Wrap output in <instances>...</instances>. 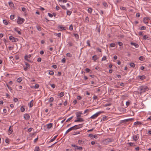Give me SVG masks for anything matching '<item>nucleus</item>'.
<instances>
[{"label": "nucleus", "mask_w": 151, "mask_h": 151, "mask_svg": "<svg viewBox=\"0 0 151 151\" xmlns=\"http://www.w3.org/2000/svg\"><path fill=\"white\" fill-rule=\"evenodd\" d=\"M149 89L148 87L146 86H142L139 87L138 89V92L141 94L142 93L146 91H147Z\"/></svg>", "instance_id": "nucleus-1"}, {"label": "nucleus", "mask_w": 151, "mask_h": 151, "mask_svg": "<svg viewBox=\"0 0 151 151\" xmlns=\"http://www.w3.org/2000/svg\"><path fill=\"white\" fill-rule=\"evenodd\" d=\"M103 113H104V111H100L96 112L92 116H91V117L90 118L92 119H95L100 114H102Z\"/></svg>", "instance_id": "nucleus-2"}, {"label": "nucleus", "mask_w": 151, "mask_h": 151, "mask_svg": "<svg viewBox=\"0 0 151 151\" xmlns=\"http://www.w3.org/2000/svg\"><path fill=\"white\" fill-rule=\"evenodd\" d=\"M79 128V127H78V125H76L68 129L66 132L65 133L67 134L72 130L76 129Z\"/></svg>", "instance_id": "nucleus-3"}, {"label": "nucleus", "mask_w": 151, "mask_h": 151, "mask_svg": "<svg viewBox=\"0 0 151 151\" xmlns=\"http://www.w3.org/2000/svg\"><path fill=\"white\" fill-rule=\"evenodd\" d=\"M9 39L12 42H16L18 41V39L17 38L14 37L12 36L9 37Z\"/></svg>", "instance_id": "nucleus-4"}, {"label": "nucleus", "mask_w": 151, "mask_h": 151, "mask_svg": "<svg viewBox=\"0 0 151 151\" xmlns=\"http://www.w3.org/2000/svg\"><path fill=\"white\" fill-rule=\"evenodd\" d=\"M24 21V19L20 17H18L17 20V23L20 24H22Z\"/></svg>", "instance_id": "nucleus-5"}, {"label": "nucleus", "mask_w": 151, "mask_h": 151, "mask_svg": "<svg viewBox=\"0 0 151 151\" xmlns=\"http://www.w3.org/2000/svg\"><path fill=\"white\" fill-rule=\"evenodd\" d=\"M84 121V120L83 119V118L79 117L77 118L76 120H75L74 121L75 122H83Z\"/></svg>", "instance_id": "nucleus-6"}, {"label": "nucleus", "mask_w": 151, "mask_h": 151, "mask_svg": "<svg viewBox=\"0 0 151 151\" xmlns=\"http://www.w3.org/2000/svg\"><path fill=\"white\" fill-rule=\"evenodd\" d=\"M52 123H49L46 124L45 127H46L47 129H50L52 127Z\"/></svg>", "instance_id": "nucleus-7"}, {"label": "nucleus", "mask_w": 151, "mask_h": 151, "mask_svg": "<svg viewBox=\"0 0 151 151\" xmlns=\"http://www.w3.org/2000/svg\"><path fill=\"white\" fill-rule=\"evenodd\" d=\"M19 29L17 27H15L14 29V30L15 31L17 32L19 35H21V33Z\"/></svg>", "instance_id": "nucleus-8"}, {"label": "nucleus", "mask_w": 151, "mask_h": 151, "mask_svg": "<svg viewBox=\"0 0 151 151\" xmlns=\"http://www.w3.org/2000/svg\"><path fill=\"white\" fill-rule=\"evenodd\" d=\"M13 132V131L12 127L10 126V127L9 128V129L8 131V134L10 135Z\"/></svg>", "instance_id": "nucleus-9"}, {"label": "nucleus", "mask_w": 151, "mask_h": 151, "mask_svg": "<svg viewBox=\"0 0 151 151\" xmlns=\"http://www.w3.org/2000/svg\"><path fill=\"white\" fill-rule=\"evenodd\" d=\"M111 142V139H106L104 141V144H107V143Z\"/></svg>", "instance_id": "nucleus-10"}, {"label": "nucleus", "mask_w": 151, "mask_h": 151, "mask_svg": "<svg viewBox=\"0 0 151 151\" xmlns=\"http://www.w3.org/2000/svg\"><path fill=\"white\" fill-rule=\"evenodd\" d=\"M24 117L26 120H29L30 118V116L28 114H26L24 115Z\"/></svg>", "instance_id": "nucleus-11"}, {"label": "nucleus", "mask_w": 151, "mask_h": 151, "mask_svg": "<svg viewBox=\"0 0 151 151\" xmlns=\"http://www.w3.org/2000/svg\"><path fill=\"white\" fill-rule=\"evenodd\" d=\"M133 139L134 140H135V141L137 140L138 139V138H139L138 134H136L135 135L133 136Z\"/></svg>", "instance_id": "nucleus-12"}, {"label": "nucleus", "mask_w": 151, "mask_h": 151, "mask_svg": "<svg viewBox=\"0 0 151 151\" xmlns=\"http://www.w3.org/2000/svg\"><path fill=\"white\" fill-rule=\"evenodd\" d=\"M143 22L146 24L148 23V18L147 17H145L143 20Z\"/></svg>", "instance_id": "nucleus-13"}, {"label": "nucleus", "mask_w": 151, "mask_h": 151, "mask_svg": "<svg viewBox=\"0 0 151 151\" xmlns=\"http://www.w3.org/2000/svg\"><path fill=\"white\" fill-rule=\"evenodd\" d=\"M31 55L30 54L29 55H26L24 57V58L28 61H29V60L28 59V58H30L31 57Z\"/></svg>", "instance_id": "nucleus-14"}, {"label": "nucleus", "mask_w": 151, "mask_h": 151, "mask_svg": "<svg viewBox=\"0 0 151 151\" xmlns=\"http://www.w3.org/2000/svg\"><path fill=\"white\" fill-rule=\"evenodd\" d=\"M131 44L132 45L134 46L136 48H138L139 46L138 45L134 42H131Z\"/></svg>", "instance_id": "nucleus-15"}, {"label": "nucleus", "mask_w": 151, "mask_h": 151, "mask_svg": "<svg viewBox=\"0 0 151 151\" xmlns=\"http://www.w3.org/2000/svg\"><path fill=\"white\" fill-rule=\"evenodd\" d=\"M82 114V113L81 112H79L78 113H76V117L77 118H79L80 117V116H81V115Z\"/></svg>", "instance_id": "nucleus-16"}, {"label": "nucleus", "mask_w": 151, "mask_h": 151, "mask_svg": "<svg viewBox=\"0 0 151 151\" xmlns=\"http://www.w3.org/2000/svg\"><path fill=\"white\" fill-rule=\"evenodd\" d=\"M101 121H105L107 120V117L106 116H103L101 119Z\"/></svg>", "instance_id": "nucleus-17"}, {"label": "nucleus", "mask_w": 151, "mask_h": 151, "mask_svg": "<svg viewBox=\"0 0 151 151\" xmlns=\"http://www.w3.org/2000/svg\"><path fill=\"white\" fill-rule=\"evenodd\" d=\"M36 28L37 30L39 31H41L42 30V28L38 25L36 26Z\"/></svg>", "instance_id": "nucleus-18"}, {"label": "nucleus", "mask_w": 151, "mask_h": 151, "mask_svg": "<svg viewBox=\"0 0 151 151\" xmlns=\"http://www.w3.org/2000/svg\"><path fill=\"white\" fill-rule=\"evenodd\" d=\"M92 58L93 60L95 61L97 60V55H94L92 56Z\"/></svg>", "instance_id": "nucleus-19"}, {"label": "nucleus", "mask_w": 151, "mask_h": 151, "mask_svg": "<svg viewBox=\"0 0 151 151\" xmlns=\"http://www.w3.org/2000/svg\"><path fill=\"white\" fill-rule=\"evenodd\" d=\"M57 136H55L52 139H51L49 141V142L50 143L54 141L57 138Z\"/></svg>", "instance_id": "nucleus-20"}, {"label": "nucleus", "mask_w": 151, "mask_h": 151, "mask_svg": "<svg viewBox=\"0 0 151 151\" xmlns=\"http://www.w3.org/2000/svg\"><path fill=\"white\" fill-rule=\"evenodd\" d=\"M64 95V93L63 92H61L60 94H58V96L60 97H63Z\"/></svg>", "instance_id": "nucleus-21"}, {"label": "nucleus", "mask_w": 151, "mask_h": 151, "mask_svg": "<svg viewBox=\"0 0 151 151\" xmlns=\"http://www.w3.org/2000/svg\"><path fill=\"white\" fill-rule=\"evenodd\" d=\"M54 35L55 36H57L60 37L61 36V33H54Z\"/></svg>", "instance_id": "nucleus-22"}, {"label": "nucleus", "mask_w": 151, "mask_h": 151, "mask_svg": "<svg viewBox=\"0 0 151 151\" xmlns=\"http://www.w3.org/2000/svg\"><path fill=\"white\" fill-rule=\"evenodd\" d=\"M34 151H40V148L39 147H36L35 148Z\"/></svg>", "instance_id": "nucleus-23"}, {"label": "nucleus", "mask_w": 151, "mask_h": 151, "mask_svg": "<svg viewBox=\"0 0 151 151\" xmlns=\"http://www.w3.org/2000/svg\"><path fill=\"white\" fill-rule=\"evenodd\" d=\"M139 77L141 80H143V79H144L145 78V76L144 75H142V76H139Z\"/></svg>", "instance_id": "nucleus-24"}, {"label": "nucleus", "mask_w": 151, "mask_h": 151, "mask_svg": "<svg viewBox=\"0 0 151 151\" xmlns=\"http://www.w3.org/2000/svg\"><path fill=\"white\" fill-rule=\"evenodd\" d=\"M25 64L27 68H30V65L28 63H26Z\"/></svg>", "instance_id": "nucleus-25"}, {"label": "nucleus", "mask_w": 151, "mask_h": 151, "mask_svg": "<svg viewBox=\"0 0 151 151\" xmlns=\"http://www.w3.org/2000/svg\"><path fill=\"white\" fill-rule=\"evenodd\" d=\"M142 124L141 122H135L134 123V125H139V124Z\"/></svg>", "instance_id": "nucleus-26"}, {"label": "nucleus", "mask_w": 151, "mask_h": 151, "mask_svg": "<svg viewBox=\"0 0 151 151\" xmlns=\"http://www.w3.org/2000/svg\"><path fill=\"white\" fill-rule=\"evenodd\" d=\"M88 12L89 13H91L92 12V9L91 8H89L88 10Z\"/></svg>", "instance_id": "nucleus-27"}, {"label": "nucleus", "mask_w": 151, "mask_h": 151, "mask_svg": "<svg viewBox=\"0 0 151 151\" xmlns=\"http://www.w3.org/2000/svg\"><path fill=\"white\" fill-rule=\"evenodd\" d=\"M83 142L82 140L79 139L78 140V143L79 145H81L83 144Z\"/></svg>", "instance_id": "nucleus-28"}, {"label": "nucleus", "mask_w": 151, "mask_h": 151, "mask_svg": "<svg viewBox=\"0 0 151 151\" xmlns=\"http://www.w3.org/2000/svg\"><path fill=\"white\" fill-rule=\"evenodd\" d=\"M22 80V78H19L17 79V81L18 82H20Z\"/></svg>", "instance_id": "nucleus-29"}, {"label": "nucleus", "mask_w": 151, "mask_h": 151, "mask_svg": "<svg viewBox=\"0 0 151 151\" xmlns=\"http://www.w3.org/2000/svg\"><path fill=\"white\" fill-rule=\"evenodd\" d=\"M146 29V27L144 26H142L140 28V30H145Z\"/></svg>", "instance_id": "nucleus-30"}, {"label": "nucleus", "mask_w": 151, "mask_h": 151, "mask_svg": "<svg viewBox=\"0 0 151 151\" xmlns=\"http://www.w3.org/2000/svg\"><path fill=\"white\" fill-rule=\"evenodd\" d=\"M129 65L131 67L134 68L135 67V65L134 63H130Z\"/></svg>", "instance_id": "nucleus-31"}, {"label": "nucleus", "mask_w": 151, "mask_h": 151, "mask_svg": "<svg viewBox=\"0 0 151 151\" xmlns=\"http://www.w3.org/2000/svg\"><path fill=\"white\" fill-rule=\"evenodd\" d=\"M72 13V12L70 11L67 10V15H70Z\"/></svg>", "instance_id": "nucleus-32"}, {"label": "nucleus", "mask_w": 151, "mask_h": 151, "mask_svg": "<svg viewBox=\"0 0 151 151\" xmlns=\"http://www.w3.org/2000/svg\"><path fill=\"white\" fill-rule=\"evenodd\" d=\"M58 29H62L63 30H65V27H63L61 26H58Z\"/></svg>", "instance_id": "nucleus-33"}, {"label": "nucleus", "mask_w": 151, "mask_h": 151, "mask_svg": "<svg viewBox=\"0 0 151 151\" xmlns=\"http://www.w3.org/2000/svg\"><path fill=\"white\" fill-rule=\"evenodd\" d=\"M129 144L131 146H134L135 145L134 143L129 142Z\"/></svg>", "instance_id": "nucleus-34"}, {"label": "nucleus", "mask_w": 151, "mask_h": 151, "mask_svg": "<svg viewBox=\"0 0 151 151\" xmlns=\"http://www.w3.org/2000/svg\"><path fill=\"white\" fill-rule=\"evenodd\" d=\"M103 4L105 7H108V4L106 2H103Z\"/></svg>", "instance_id": "nucleus-35"}, {"label": "nucleus", "mask_w": 151, "mask_h": 151, "mask_svg": "<svg viewBox=\"0 0 151 151\" xmlns=\"http://www.w3.org/2000/svg\"><path fill=\"white\" fill-rule=\"evenodd\" d=\"M99 135L98 134H95L93 135V138L95 139H97L99 137Z\"/></svg>", "instance_id": "nucleus-36"}, {"label": "nucleus", "mask_w": 151, "mask_h": 151, "mask_svg": "<svg viewBox=\"0 0 151 151\" xmlns=\"http://www.w3.org/2000/svg\"><path fill=\"white\" fill-rule=\"evenodd\" d=\"M144 57L142 56H140L139 58V59L140 60L143 61L144 60Z\"/></svg>", "instance_id": "nucleus-37"}, {"label": "nucleus", "mask_w": 151, "mask_h": 151, "mask_svg": "<svg viewBox=\"0 0 151 151\" xmlns=\"http://www.w3.org/2000/svg\"><path fill=\"white\" fill-rule=\"evenodd\" d=\"M66 55L69 58H71L72 56V55L70 53H67L66 54Z\"/></svg>", "instance_id": "nucleus-38"}, {"label": "nucleus", "mask_w": 151, "mask_h": 151, "mask_svg": "<svg viewBox=\"0 0 151 151\" xmlns=\"http://www.w3.org/2000/svg\"><path fill=\"white\" fill-rule=\"evenodd\" d=\"M49 73L50 75L52 76L54 74V73L52 71H50L49 72Z\"/></svg>", "instance_id": "nucleus-39"}, {"label": "nucleus", "mask_w": 151, "mask_h": 151, "mask_svg": "<svg viewBox=\"0 0 151 151\" xmlns=\"http://www.w3.org/2000/svg\"><path fill=\"white\" fill-rule=\"evenodd\" d=\"M110 46L111 47H114L115 46V44L114 43H111L110 44Z\"/></svg>", "instance_id": "nucleus-40"}, {"label": "nucleus", "mask_w": 151, "mask_h": 151, "mask_svg": "<svg viewBox=\"0 0 151 151\" xmlns=\"http://www.w3.org/2000/svg\"><path fill=\"white\" fill-rule=\"evenodd\" d=\"M5 142L6 143L9 144V139L8 138H6L5 140Z\"/></svg>", "instance_id": "nucleus-41"}, {"label": "nucleus", "mask_w": 151, "mask_h": 151, "mask_svg": "<svg viewBox=\"0 0 151 151\" xmlns=\"http://www.w3.org/2000/svg\"><path fill=\"white\" fill-rule=\"evenodd\" d=\"M3 22L6 25H7L8 24V22L6 20H3Z\"/></svg>", "instance_id": "nucleus-42"}, {"label": "nucleus", "mask_w": 151, "mask_h": 151, "mask_svg": "<svg viewBox=\"0 0 151 151\" xmlns=\"http://www.w3.org/2000/svg\"><path fill=\"white\" fill-rule=\"evenodd\" d=\"M21 111L22 112H23L25 110L24 108L22 106L20 108Z\"/></svg>", "instance_id": "nucleus-43"}, {"label": "nucleus", "mask_w": 151, "mask_h": 151, "mask_svg": "<svg viewBox=\"0 0 151 151\" xmlns=\"http://www.w3.org/2000/svg\"><path fill=\"white\" fill-rule=\"evenodd\" d=\"M60 6L62 7L63 9L64 10H67L66 7L64 5H60Z\"/></svg>", "instance_id": "nucleus-44"}, {"label": "nucleus", "mask_w": 151, "mask_h": 151, "mask_svg": "<svg viewBox=\"0 0 151 151\" xmlns=\"http://www.w3.org/2000/svg\"><path fill=\"white\" fill-rule=\"evenodd\" d=\"M85 22H88L89 21V18L88 17H86L85 19Z\"/></svg>", "instance_id": "nucleus-45"}, {"label": "nucleus", "mask_w": 151, "mask_h": 151, "mask_svg": "<svg viewBox=\"0 0 151 151\" xmlns=\"http://www.w3.org/2000/svg\"><path fill=\"white\" fill-rule=\"evenodd\" d=\"M74 36L77 39H78L79 37L78 35L77 34H74Z\"/></svg>", "instance_id": "nucleus-46"}, {"label": "nucleus", "mask_w": 151, "mask_h": 151, "mask_svg": "<svg viewBox=\"0 0 151 151\" xmlns=\"http://www.w3.org/2000/svg\"><path fill=\"white\" fill-rule=\"evenodd\" d=\"M65 58H63L61 60V62L63 63H65Z\"/></svg>", "instance_id": "nucleus-47"}, {"label": "nucleus", "mask_w": 151, "mask_h": 151, "mask_svg": "<svg viewBox=\"0 0 151 151\" xmlns=\"http://www.w3.org/2000/svg\"><path fill=\"white\" fill-rule=\"evenodd\" d=\"M73 116H72L70 118H68L67 120L66 121V122H68L69 121H70V120L71 119H72V118H73Z\"/></svg>", "instance_id": "nucleus-48"}, {"label": "nucleus", "mask_w": 151, "mask_h": 151, "mask_svg": "<svg viewBox=\"0 0 151 151\" xmlns=\"http://www.w3.org/2000/svg\"><path fill=\"white\" fill-rule=\"evenodd\" d=\"M53 100H54L53 98V97H51L49 99V101L50 102H51L53 101Z\"/></svg>", "instance_id": "nucleus-49"}, {"label": "nucleus", "mask_w": 151, "mask_h": 151, "mask_svg": "<svg viewBox=\"0 0 151 151\" xmlns=\"http://www.w3.org/2000/svg\"><path fill=\"white\" fill-rule=\"evenodd\" d=\"M148 37L147 35H145L143 37V39L146 40V39H148Z\"/></svg>", "instance_id": "nucleus-50"}, {"label": "nucleus", "mask_w": 151, "mask_h": 151, "mask_svg": "<svg viewBox=\"0 0 151 151\" xmlns=\"http://www.w3.org/2000/svg\"><path fill=\"white\" fill-rule=\"evenodd\" d=\"M118 45L120 46H122L123 45L122 42H118Z\"/></svg>", "instance_id": "nucleus-51"}, {"label": "nucleus", "mask_w": 151, "mask_h": 151, "mask_svg": "<svg viewBox=\"0 0 151 151\" xmlns=\"http://www.w3.org/2000/svg\"><path fill=\"white\" fill-rule=\"evenodd\" d=\"M22 10L24 12H25L26 11V9L24 7H22Z\"/></svg>", "instance_id": "nucleus-52"}, {"label": "nucleus", "mask_w": 151, "mask_h": 151, "mask_svg": "<svg viewBox=\"0 0 151 151\" xmlns=\"http://www.w3.org/2000/svg\"><path fill=\"white\" fill-rule=\"evenodd\" d=\"M73 27L72 25H70L69 27V30H73Z\"/></svg>", "instance_id": "nucleus-53"}, {"label": "nucleus", "mask_w": 151, "mask_h": 151, "mask_svg": "<svg viewBox=\"0 0 151 151\" xmlns=\"http://www.w3.org/2000/svg\"><path fill=\"white\" fill-rule=\"evenodd\" d=\"M106 58L105 56H104L102 59V60H106Z\"/></svg>", "instance_id": "nucleus-54"}, {"label": "nucleus", "mask_w": 151, "mask_h": 151, "mask_svg": "<svg viewBox=\"0 0 151 151\" xmlns=\"http://www.w3.org/2000/svg\"><path fill=\"white\" fill-rule=\"evenodd\" d=\"M50 85H51V87L53 88H55V85L54 84H50Z\"/></svg>", "instance_id": "nucleus-55"}, {"label": "nucleus", "mask_w": 151, "mask_h": 151, "mask_svg": "<svg viewBox=\"0 0 151 151\" xmlns=\"http://www.w3.org/2000/svg\"><path fill=\"white\" fill-rule=\"evenodd\" d=\"M140 16V14L139 13H137L136 14V16L137 17H139Z\"/></svg>", "instance_id": "nucleus-56"}, {"label": "nucleus", "mask_w": 151, "mask_h": 151, "mask_svg": "<svg viewBox=\"0 0 151 151\" xmlns=\"http://www.w3.org/2000/svg\"><path fill=\"white\" fill-rule=\"evenodd\" d=\"M39 87V85L38 84H36L34 86V88H38Z\"/></svg>", "instance_id": "nucleus-57"}, {"label": "nucleus", "mask_w": 151, "mask_h": 151, "mask_svg": "<svg viewBox=\"0 0 151 151\" xmlns=\"http://www.w3.org/2000/svg\"><path fill=\"white\" fill-rule=\"evenodd\" d=\"M7 86V87L8 88L9 90H12V88L10 86H9V85L8 84H6Z\"/></svg>", "instance_id": "nucleus-58"}, {"label": "nucleus", "mask_w": 151, "mask_h": 151, "mask_svg": "<svg viewBox=\"0 0 151 151\" xmlns=\"http://www.w3.org/2000/svg\"><path fill=\"white\" fill-rule=\"evenodd\" d=\"M68 44L70 47L72 46L73 45V44L71 42H69Z\"/></svg>", "instance_id": "nucleus-59"}, {"label": "nucleus", "mask_w": 151, "mask_h": 151, "mask_svg": "<svg viewBox=\"0 0 151 151\" xmlns=\"http://www.w3.org/2000/svg\"><path fill=\"white\" fill-rule=\"evenodd\" d=\"M77 99L79 100H80L81 99L82 97L81 96H77Z\"/></svg>", "instance_id": "nucleus-60"}, {"label": "nucleus", "mask_w": 151, "mask_h": 151, "mask_svg": "<svg viewBox=\"0 0 151 151\" xmlns=\"http://www.w3.org/2000/svg\"><path fill=\"white\" fill-rule=\"evenodd\" d=\"M48 15L50 17H53L52 15L49 13H48Z\"/></svg>", "instance_id": "nucleus-61"}, {"label": "nucleus", "mask_w": 151, "mask_h": 151, "mask_svg": "<svg viewBox=\"0 0 151 151\" xmlns=\"http://www.w3.org/2000/svg\"><path fill=\"white\" fill-rule=\"evenodd\" d=\"M41 58H38L37 59V61L38 62H41Z\"/></svg>", "instance_id": "nucleus-62"}, {"label": "nucleus", "mask_w": 151, "mask_h": 151, "mask_svg": "<svg viewBox=\"0 0 151 151\" xmlns=\"http://www.w3.org/2000/svg\"><path fill=\"white\" fill-rule=\"evenodd\" d=\"M139 35L141 36H143L144 35V33L143 32H139Z\"/></svg>", "instance_id": "nucleus-63"}, {"label": "nucleus", "mask_w": 151, "mask_h": 151, "mask_svg": "<svg viewBox=\"0 0 151 151\" xmlns=\"http://www.w3.org/2000/svg\"><path fill=\"white\" fill-rule=\"evenodd\" d=\"M10 18L11 19H13L14 18V16L13 15H11L10 16Z\"/></svg>", "instance_id": "nucleus-64"}]
</instances>
